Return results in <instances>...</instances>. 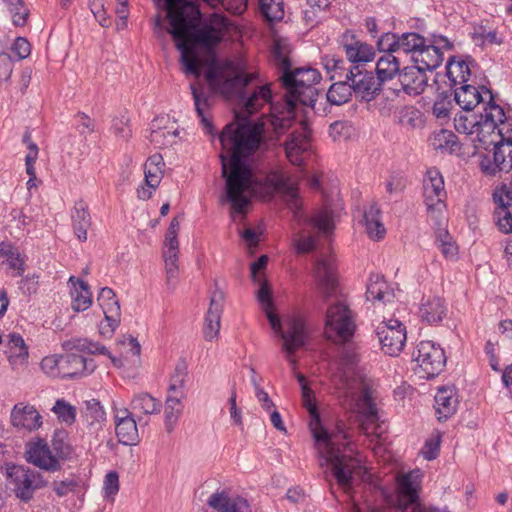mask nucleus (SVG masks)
Here are the masks:
<instances>
[{
    "label": "nucleus",
    "mask_w": 512,
    "mask_h": 512,
    "mask_svg": "<svg viewBox=\"0 0 512 512\" xmlns=\"http://www.w3.org/2000/svg\"><path fill=\"white\" fill-rule=\"evenodd\" d=\"M352 89L349 81H335L327 92V100L333 105L347 103L352 96Z\"/></svg>",
    "instance_id": "obj_47"
},
{
    "label": "nucleus",
    "mask_w": 512,
    "mask_h": 512,
    "mask_svg": "<svg viewBox=\"0 0 512 512\" xmlns=\"http://www.w3.org/2000/svg\"><path fill=\"white\" fill-rule=\"evenodd\" d=\"M72 226L77 238L84 242L87 240V231L91 226V216L88 211V206L84 201L80 200L76 202L72 213Z\"/></svg>",
    "instance_id": "obj_34"
},
{
    "label": "nucleus",
    "mask_w": 512,
    "mask_h": 512,
    "mask_svg": "<svg viewBox=\"0 0 512 512\" xmlns=\"http://www.w3.org/2000/svg\"><path fill=\"white\" fill-rule=\"evenodd\" d=\"M116 436L124 445H135L138 443L139 435L137 424L134 418L115 424Z\"/></svg>",
    "instance_id": "obj_45"
},
{
    "label": "nucleus",
    "mask_w": 512,
    "mask_h": 512,
    "mask_svg": "<svg viewBox=\"0 0 512 512\" xmlns=\"http://www.w3.org/2000/svg\"><path fill=\"white\" fill-rule=\"evenodd\" d=\"M191 92L195 104V110L206 133L211 134L213 131L212 122L205 116L204 111L209 106L208 98L203 91H199L195 84H191Z\"/></svg>",
    "instance_id": "obj_48"
},
{
    "label": "nucleus",
    "mask_w": 512,
    "mask_h": 512,
    "mask_svg": "<svg viewBox=\"0 0 512 512\" xmlns=\"http://www.w3.org/2000/svg\"><path fill=\"white\" fill-rule=\"evenodd\" d=\"M433 145L435 149L454 152L458 148V139L452 131L442 129L435 134Z\"/></svg>",
    "instance_id": "obj_55"
},
{
    "label": "nucleus",
    "mask_w": 512,
    "mask_h": 512,
    "mask_svg": "<svg viewBox=\"0 0 512 512\" xmlns=\"http://www.w3.org/2000/svg\"><path fill=\"white\" fill-rule=\"evenodd\" d=\"M132 409L144 414H154L161 410L162 403L148 393H141L132 400Z\"/></svg>",
    "instance_id": "obj_52"
},
{
    "label": "nucleus",
    "mask_w": 512,
    "mask_h": 512,
    "mask_svg": "<svg viewBox=\"0 0 512 512\" xmlns=\"http://www.w3.org/2000/svg\"><path fill=\"white\" fill-rule=\"evenodd\" d=\"M69 283L73 285V290L71 291L72 309L76 312L87 310L92 305V293L88 284L74 276L69 278Z\"/></svg>",
    "instance_id": "obj_33"
},
{
    "label": "nucleus",
    "mask_w": 512,
    "mask_h": 512,
    "mask_svg": "<svg viewBox=\"0 0 512 512\" xmlns=\"http://www.w3.org/2000/svg\"><path fill=\"white\" fill-rule=\"evenodd\" d=\"M207 505L216 512H243L248 502L242 497L231 499L224 490L216 491L207 500Z\"/></svg>",
    "instance_id": "obj_29"
},
{
    "label": "nucleus",
    "mask_w": 512,
    "mask_h": 512,
    "mask_svg": "<svg viewBox=\"0 0 512 512\" xmlns=\"http://www.w3.org/2000/svg\"><path fill=\"white\" fill-rule=\"evenodd\" d=\"M474 63L475 62L471 57L467 60L458 61H456L455 56L448 59L446 73L455 88L457 85H463L468 82L471 76L470 65H473Z\"/></svg>",
    "instance_id": "obj_32"
},
{
    "label": "nucleus",
    "mask_w": 512,
    "mask_h": 512,
    "mask_svg": "<svg viewBox=\"0 0 512 512\" xmlns=\"http://www.w3.org/2000/svg\"><path fill=\"white\" fill-rule=\"evenodd\" d=\"M310 131L301 123V130L293 131L284 143L287 159L294 165H301L310 149Z\"/></svg>",
    "instance_id": "obj_22"
},
{
    "label": "nucleus",
    "mask_w": 512,
    "mask_h": 512,
    "mask_svg": "<svg viewBox=\"0 0 512 512\" xmlns=\"http://www.w3.org/2000/svg\"><path fill=\"white\" fill-rule=\"evenodd\" d=\"M289 53L288 45L280 41L275 42L272 61L279 70V80L286 92L282 103H271L268 122L278 135L291 127L298 103L308 105L313 101L314 85L321 79L320 73L314 68L293 69Z\"/></svg>",
    "instance_id": "obj_3"
},
{
    "label": "nucleus",
    "mask_w": 512,
    "mask_h": 512,
    "mask_svg": "<svg viewBox=\"0 0 512 512\" xmlns=\"http://www.w3.org/2000/svg\"><path fill=\"white\" fill-rule=\"evenodd\" d=\"M447 315L445 300L440 296L423 297L419 306V316L422 321L434 325L442 322Z\"/></svg>",
    "instance_id": "obj_28"
},
{
    "label": "nucleus",
    "mask_w": 512,
    "mask_h": 512,
    "mask_svg": "<svg viewBox=\"0 0 512 512\" xmlns=\"http://www.w3.org/2000/svg\"><path fill=\"white\" fill-rule=\"evenodd\" d=\"M394 297L393 292L389 289L384 277L379 274H372L369 278L366 290V299L368 301L390 302Z\"/></svg>",
    "instance_id": "obj_36"
},
{
    "label": "nucleus",
    "mask_w": 512,
    "mask_h": 512,
    "mask_svg": "<svg viewBox=\"0 0 512 512\" xmlns=\"http://www.w3.org/2000/svg\"><path fill=\"white\" fill-rule=\"evenodd\" d=\"M441 443V435L439 432L426 440L421 451L424 459L431 461L438 457Z\"/></svg>",
    "instance_id": "obj_61"
},
{
    "label": "nucleus",
    "mask_w": 512,
    "mask_h": 512,
    "mask_svg": "<svg viewBox=\"0 0 512 512\" xmlns=\"http://www.w3.org/2000/svg\"><path fill=\"white\" fill-rule=\"evenodd\" d=\"M399 51L412 53V56L428 42V39L416 32H406L398 35Z\"/></svg>",
    "instance_id": "obj_50"
},
{
    "label": "nucleus",
    "mask_w": 512,
    "mask_h": 512,
    "mask_svg": "<svg viewBox=\"0 0 512 512\" xmlns=\"http://www.w3.org/2000/svg\"><path fill=\"white\" fill-rule=\"evenodd\" d=\"M492 156L480 155L479 166L483 174L494 177L500 172L508 173L512 170V139L500 145Z\"/></svg>",
    "instance_id": "obj_17"
},
{
    "label": "nucleus",
    "mask_w": 512,
    "mask_h": 512,
    "mask_svg": "<svg viewBox=\"0 0 512 512\" xmlns=\"http://www.w3.org/2000/svg\"><path fill=\"white\" fill-rule=\"evenodd\" d=\"M309 339V333L305 321L300 316H292L286 324V332L282 334V349L286 359L295 368L296 360L293 354L306 345Z\"/></svg>",
    "instance_id": "obj_14"
},
{
    "label": "nucleus",
    "mask_w": 512,
    "mask_h": 512,
    "mask_svg": "<svg viewBox=\"0 0 512 512\" xmlns=\"http://www.w3.org/2000/svg\"><path fill=\"white\" fill-rule=\"evenodd\" d=\"M414 64L419 66L425 72L437 69L444 61L443 52L437 50V46L425 43L423 47L412 56Z\"/></svg>",
    "instance_id": "obj_31"
},
{
    "label": "nucleus",
    "mask_w": 512,
    "mask_h": 512,
    "mask_svg": "<svg viewBox=\"0 0 512 512\" xmlns=\"http://www.w3.org/2000/svg\"><path fill=\"white\" fill-rule=\"evenodd\" d=\"M8 360L13 368L24 365L27 362L29 352L23 337L17 333H11L8 341Z\"/></svg>",
    "instance_id": "obj_38"
},
{
    "label": "nucleus",
    "mask_w": 512,
    "mask_h": 512,
    "mask_svg": "<svg viewBox=\"0 0 512 512\" xmlns=\"http://www.w3.org/2000/svg\"><path fill=\"white\" fill-rule=\"evenodd\" d=\"M423 196L427 211L435 221H438L445 209L446 191L444 179L436 168L427 170L423 179Z\"/></svg>",
    "instance_id": "obj_10"
},
{
    "label": "nucleus",
    "mask_w": 512,
    "mask_h": 512,
    "mask_svg": "<svg viewBox=\"0 0 512 512\" xmlns=\"http://www.w3.org/2000/svg\"><path fill=\"white\" fill-rule=\"evenodd\" d=\"M60 364V378L82 377L92 373L96 367L93 359L68 352L61 355Z\"/></svg>",
    "instance_id": "obj_23"
},
{
    "label": "nucleus",
    "mask_w": 512,
    "mask_h": 512,
    "mask_svg": "<svg viewBox=\"0 0 512 512\" xmlns=\"http://www.w3.org/2000/svg\"><path fill=\"white\" fill-rule=\"evenodd\" d=\"M223 293L215 291L210 298V305L205 317L204 338L211 341L216 338L220 330V320L222 314Z\"/></svg>",
    "instance_id": "obj_27"
},
{
    "label": "nucleus",
    "mask_w": 512,
    "mask_h": 512,
    "mask_svg": "<svg viewBox=\"0 0 512 512\" xmlns=\"http://www.w3.org/2000/svg\"><path fill=\"white\" fill-rule=\"evenodd\" d=\"M321 63L329 76L334 81H349L350 71L353 72L355 65L350 64L337 56L325 55L321 58Z\"/></svg>",
    "instance_id": "obj_30"
},
{
    "label": "nucleus",
    "mask_w": 512,
    "mask_h": 512,
    "mask_svg": "<svg viewBox=\"0 0 512 512\" xmlns=\"http://www.w3.org/2000/svg\"><path fill=\"white\" fill-rule=\"evenodd\" d=\"M78 485L77 480L68 478L62 481H54L52 483V489L58 497H64L71 492H75Z\"/></svg>",
    "instance_id": "obj_63"
},
{
    "label": "nucleus",
    "mask_w": 512,
    "mask_h": 512,
    "mask_svg": "<svg viewBox=\"0 0 512 512\" xmlns=\"http://www.w3.org/2000/svg\"><path fill=\"white\" fill-rule=\"evenodd\" d=\"M67 439V433L64 430H57L55 431L53 438H52V448L55 452V455L57 459L60 461V459H67L71 452V446L66 442Z\"/></svg>",
    "instance_id": "obj_54"
},
{
    "label": "nucleus",
    "mask_w": 512,
    "mask_h": 512,
    "mask_svg": "<svg viewBox=\"0 0 512 512\" xmlns=\"http://www.w3.org/2000/svg\"><path fill=\"white\" fill-rule=\"evenodd\" d=\"M363 218L369 237L374 240L382 239L386 233V229L380 220L379 207L376 204H371L370 207L365 210Z\"/></svg>",
    "instance_id": "obj_40"
},
{
    "label": "nucleus",
    "mask_w": 512,
    "mask_h": 512,
    "mask_svg": "<svg viewBox=\"0 0 512 512\" xmlns=\"http://www.w3.org/2000/svg\"><path fill=\"white\" fill-rule=\"evenodd\" d=\"M495 204L493 219L498 229L509 234L512 232V182L497 187L492 194Z\"/></svg>",
    "instance_id": "obj_15"
},
{
    "label": "nucleus",
    "mask_w": 512,
    "mask_h": 512,
    "mask_svg": "<svg viewBox=\"0 0 512 512\" xmlns=\"http://www.w3.org/2000/svg\"><path fill=\"white\" fill-rule=\"evenodd\" d=\"M1 470L7 487L24 503L30 502L35 492L47 485V481L40 472L27 466L9 462L5 463Z\"/></svg>",
    "instance_id": "obj_6"
},
{
    "label": "nucleus",
    "mask_w": 512,
    "mask_h": 512,
    "mask_svg": "<svg viewBox=\"0 0 512 512\" xmlns=\"http://www.w3.org/2000/svg\"><path fill=\"white\" fill-rule=\"evenodd\" d=\"M61 355H50L42 359L40 366L45 374L50 377H60Z\"/></svg>",
    "instance_id": "obj_62"
},
{
    "label": "nucleus",
    "mask_w": 512,
    "mask_h": 512,
    "mask_svg": "<svg viewBox=\"0 0 512 512\" xmlns=\"http://www.w3.org/2000/svg\"><path fill=\"white\" fill-rule=\"evenodd\" d=\"M307 224L323 236H328L334 229L332 215L327 210H322L309 218Z\"/></svg>",
    "instance_id": "obj_51"
},
{
    "label": "nucleus",
    "mask_w": 512,
    "mask_h": 512,
    "mask_svg": "<svg viewBox=\"0 0 512 512\" xmlns=\"http://www.w3.org/2000/svg\"><path fill=\"white\" fill-rule=\"evenodd\" d=\"M457 399L451 389L441 387L435 395V410L438 420H446L456 412Z\"/></svg>",
    "instance_id": "obj_37"
},
{
    "label": "nucleus",
    "mask_w": 512,
    "mask_h": 512,
    "mask_svg": "<svg viewBox=\"0 0 512 512\" xmlns=\"http://www.w3.org/2000/svg\"><path fill=\"white\" fill-rule=\"evenodd\" d=\"M8 9L13 14V23L16 26H23L26 23L28 12L22 6V0H4Z\"/></svg>",
    "instance_id": "obj_58"
},
{
    "label": "nucleus",
    "mask_w": 512,
    "mask_h": 512,
    "mask_svg": "<svg viewBox=\"0 0 512 512\" xmlns=\"http://www.w3.org/2000/svg\"><path fill=\"white\" fill-rule=\"evenodd\" d=\"M413 360L417 362V373L420 378L431 379L438 376L446 365L443 348L433 341H421L413 352Z\"/></svg>",
    "instance_id": "obj_9"
},
{
    "label": "nucleus",
    "mask_w": 512,
    "mask_h": 512,
    "mask_svg": "<svg viewBox=\"0 0 512 512\" xmlns=\"http://www.w3.org/2000/svg\"><path fill=\"white\" fill-rule=\"evenodd\" d=\"M253 77V74L236 71L231 61H213L205 73V78L212 88L226 95L241 92Z\"/></svg>",
    "instance_id": "obj_7"
},
{
    "label": "nucleus",
    "mask_w": 512,
    "mask_h": 512,
    "mask_svg": "<svg viewBox=\"0 0 512 512\" xmlns=\"http://www.w3.org/2000/svg\"><path fill=\"white\" fill-rule=\"evenodd\" d=\"M382 350L389 356H398L404 348L407 335L406 328L397 319L381 322L376 329Z\"/></svg>",
    "instance_id": "obj_12"
},
{
    "label": "nucleus",
    "mask_w": 512,
    "mask_h": 512,
    "mask_svg": "<svg viewBox=\"0 0 512 512\" xmlns=\"http://www.w3.org/2000/svg\"><path fill=\"white\" fill-rule=\"evenodd\" d=\"M272 92L270 85H262L257 87L244 102V110L248 115L256 113L265 104L271 103Z\"/></svg>",
    "instance_id": "obj_41"
},
{
    "label": "nucleus",
    "mask_w": 512,
    "mask_h": 512,
    "mask_svg": "<svg viewBox=\"0 0 512 512\" xmlns=\"http://www.w3.org/2000/svg\"><path fill=\"white\" fill-rule=\"evenodd\" d=\"M400 70L399 59L392 53H384L377 60L376 74L381 85L384 82L393 79L395 75H399Z\"/></svg>",
    "instance_id": "obj_39"
},
{
    "label": "nucleus",
    "mask_w": 512,
    "mask_h": 512,
    "mask_svg": "<svg viewBox=\"0 0 512 512\" xmlns=\"http://www.w3.org/2000/svg\"><path fill=\"white\" fill-rule=\"evenodd\" d=\"M182 399L177 395L168 394L165 402V428L168 433H171L182 413Z\"/></svg>",
    "instance_id": "obj_44"
},
{
    "label": "nucleus",
    "mask_w": 512,
    "mask_h": 512,
    "mask_svg": "<svg viewBox=\"0 0 512 512\" xmlns=\"http://www.w3.org/2000/svg\"><path fill=\"white\" fill-rule=\"evenodd\" d=\"M379 417L375 403L368 390L363 392L359 403L357 421L360 431L366 436H380L382 427L378 423Z\"/></svg>",
    "instance_id": "obj_21"
},
{
    "label": "nucleus",
    "mask_w": 512,
    "mask_h": 512,
    "mask_svg": "<svg viewBox=\"0 0 512 512\" xmlns=\"http://www.w3.org/2000/svg\"><path fill=\"white\" fill-rule=\"evenodd\" d=\"M422 473L420 469H414L407 473H398L396 476V506L403 512H414V505H422L419 502Z\"/></svg>",
    "instance_id": "obj_11"
},
{
    "label": "nucleus",
    "mask_w": 512,
    "mask_h": 512,
    "mask_svg": "<svg viewBox=\"0 0 512 512\" xmlns=\"http://www.w3.org/2000/svg\"><path fill=\"white\" fill-rule=\"evenodd\" d=\"M259 11L269 22L280 21L284 18V0H258Z\"/></svg>",
    "instance_id": "obj_49"
},
{
    "label": "nucleus",
    "mask_w": 512,
    "mask_h": 512,
    "mask_svg": "<svg viewBox=\"0 0 512 512\" xmlns=\"http://www.w3.org/2000/svg\"><path fill=\"white\" fill-rule=\"evenodd\" d=\"M301 391L303 405L311 418L309 427L315 440V448L318 456L323 460L321 465L331 464L338 484L348 488L352 481V474L360 463V460L354 456L356 450L348 428L344 422L338 421L332 429H326L321 424L312 389L303 386Z\"/></svg>",
    "instance_id": "obj_4"
},
{
    "label": "nucleus",
    "mask_w": 512,
    "mask_h": 512,
    "mask_svg": "<svg viewBox=\"0 0 512 512\" xmlns=\"http://www.w3.org/2000/svg\"><path fill=\"white\" fill-rule=\"evenodd\" d=\"M483 93L489 96L484 112L480 115L475 129L477 148L488 150L493 146V153H496L500 145L506 144L509 138L504 137V126L506 115L504 109L495 103L491 90L482 87Z\"/></svg>",
    "instance_id": "obj_5"
},
{
    "label": "nucleus",
    "mask_w": 512,
    "mask_h": 512,
    "mask_svg": "<svg viewBox=\"0 0 512 512\" xmlns=\"http://www.w3.org/2000/svg\"><path fill=\"white\" fill-rule=\"evenodd\" d=\"M84 418L86 423L94 427L95 430L101 428L102 424L106 421V413L98 400L91 399L86 401Z\"/></svg>",
    "instance_id": "obj_46"
},
{
    "label": "nucleus",
    "mask_w": 512,
    "mask_h": 512,
    "mask_svg": "<svg viewBox=\"0 0 512 512\" xmlns=\"http://www.w3.org/2000/svg\"><path fill=\"white\" fill-rule=\"evenodd\" d=\"M11 424L18 430L31 432L42 425V417L33 405L17 403L11 410Z\"/></svg>",
    "instance_id": "obj_24"
},
{
    "label": "nucleus",
    "mask_w": 512,
    "mask_h": 512,
    "mask_svg": "<svg viewBox=\"0 0 512 512\" xmlns=\"http://www.w3.org/2000/svg\"><path fill=\"white\" fill-rule=\"evenodd\" d=\"M355 331V316L349 305L343 300L331 303L326 310V337L334 342H349Z\"/></svg>",
    "instance_id": "obj_8"
},
{
    "label": "nucleus",
    "mask_w": 512,
    "mask_h": 512,
    "mask_svg": "<svg viewBox=\"0 0 512 512\" xmlns=\"http://www.w3.org/2000/svg\"><path fill=\"white\" fill-rule=\"evenodd\" d=\"M398 77L402 89L409 95L421 94L428 81L426 72L416 64L401 69Z\"/></svg>",
    "instance_id": "obj_26"
},
{
    "label": "nucleus",
    "mask_w": 512,
    "mask_h": 512,
    "mask_svg": "<svg viewBox=\"0 0 512 512\" xmlns=\"http://www.w3.org/2000/svg\"><path fill=\"white\" fill-rule=\"evenodd\" d=\"M97 301L102 308L104 315H109L110 320L114 323L117 317L121 316L120 305L116 299L114 291L109 287H104L100 290Z\"/></svg>",
    "instance_id": "obj_43"
},
{
    "label": "nucleus",
    "mask_w": 512,
    "mask_h": 512,
    "mask_svg": "<svg viewBox=\"0 0 512 512\" xmlns=\"http://www.w3.org/2000/svg\"><path fill=\"white\" fill-rule=\"evenodd\" d=\"M187 376V367L185 363H179L175 367L174 374L171 376L168 388V394L177 395L185 398V379Z\"/></svg>",
    "instance_id": "obj_53"
},
{
    "label": "nucleus",
    "mask_w": 512,
    "mask_h": 512,
    "mask_svg": "<svg viewBox=\"0 0 512 512\" xmlns=\"http://www.w3.org/2000/svg\"><path fill=\"white\" fill-rule=\"evenodd\" d=\"M314 277L318 290L325 299L335 295L338 279L332 256H322L317 259L314 267Z\"/></svg>",
    "instance_id": "obj_20"
},
{
    "label": "nucleus",
    "mask_w": 512,
    "mask_h": 512,
    "mask_svg": "<svg viewBox=\"0 0 512 512\" xmlns=\"http://www.w3.org/2000/svg\"><path fill=\"white\" fill-rule=\"evenodd\" d=\"M454 99L465 111L473 110L480 102H484L482 92L470 84H463L454 88Z\"/></svg>",
    "instance_id": "obj_35"
},
{
    "label": "nucleus",
    "mask_w": 512,
    "mask_h": 512,
    "mask_svg": "<svg viewBox=\"0 0 512 512\" xmlns=\"http://www.w3.org/2000/svg\"><path fill=\"white\" fill-rule=\"evenodd\" d=\"M104 495L113 498L119 491V476L117 472L110 471L106 474L103 485Z\"/></svg>",
    "instance_id": "obj_64"
},
{
    "label": "nucleus",
    "mask_w": 512,
    "mask_h": 512,
    "mask_svg": "<svg viewBox=\"0 0 512 512\" xmlns=\"http://www.w3.org/2000/svg\"><path fill=\"white\" fill-rule=\"evenodd\" d=\"M266 193L272 196L279 192L290 210L297 213L301 209V201L297 188L289 182V178L281 169L271 170L264 178Z\"/></svg>",
    "instance_id": "obj_13"
},
{
    "label": "nucleus",
    "mask_w": 512,
    "mask_h": 512,
    "mask_svg": "<svg viewBox=\"0 0 512 512\" xmlns=\"http://www.w3.org/2000/svg\"><path fill=\"white\" fill-rule=\"evenodd\" d=\"M353 68L354 70L353 72L350 71L349 77L352 91L367 102L375 99L382 89L379 79L374 76L372 71H367L362 66Z\"/></svg>",
    "instance_id": "obj_16"
},
{
    "label": "nucleus",
    "mask_w": 512,
    "mask_h": 512,
    "mask_svg": "<svg viewBox=\"0 0 512 512\" xmlns=\"http://www.w3.org/2000/svg\"><path fill=\"white\" fill-rule=\"evenodd\" d=\"M167 276V285L174 288L176 279L178 277V255L165 254L163 255Z\"/></svg>",
    "instance_id": "obj_59"
},
{
    "label": "nucleus",
    "mask_w": 512,
    "mask_h": 512,
    "mask_svg": "<svg viewBox=\"0 0 512 512\" xmlns=\"http://www.w3.org/2000/svg\"><path fill=\"white\" fill-rule=\"evenodd\" d=\"M377 47L384 53L394 54L399 51L398 34L391 32L383 33L377 41Z\"/></svg>",
    "instance_id": "obj_57"
},
{
    "label": "nucleus",
    "mask_w": 512,
    "mask_h": 512,
    "mask_svg": "<svg viewBox=\"0 0 512 512\" xmlns=\"http://www.w3.org/2000/svg\"><path fill=\"white\" fill-rule=\"evenodd\" d=\"M343 346L340 358V366L343 371H339L332 376V382L339 390L349 391L351 389V380L353 375V369L360 360L358 348L355 344L349 342H343Z\"/></svg>",
    "instance_id": "obj_19"
},
{
    "label": "nucleus",
    "mask_w": 512,
    "mask_h": 512,
    "mask_svg": "<svg viewBox=\"0 0 512 512\" xmlns=\"http://www.w3.org/2000/svg\"><path fill=\"white\" fill-rule=\"evenodd\" d=\"M52 410L57 414L59 419L67 424H72L75 421V408L64 400H57Z\"/></svg>",
    "instance_id": "obj_60"
},
{
    "label": "nucleus",
    "mask_w": 512,
    "mask_h": 512,
    "mask_svg": "<svg viewBox=\"0 0 512 512\" xmlns=\"http://www.w3.org/2000/svg\"><path fill=\"white\" fill-rule=\"evenodd\" d=\"M265 123L245 120L235 126L227 124L219 135L225 153L220 154L222 177L225 179L221 203H229L231 214L246 215L257 181L249 158L258 149Z\"/></svg>",
    "instance_id": "obj_1"
},
{
    "label": "nucleus",
    "mask_w": 512,
    "mask_h": 512,
    "mask_svg": "<svg viewBox=\"0 0 512 512\" xmlns=\"http://www.w3.org/2000/svg\"><path fill=\"white\" fill-rule=\"evenodd\" d=\"M25 456L27 462L48 472H55L61 469V463L52 453L44 439L37 438L26 444Z\"/></svg>",
    "instance_id": "obj_18"
},
{
    "label": "nucleus",
    "mask_w": 512,
    "mask_h": 512,
    "mask_svg": "<svg viewBox=\"0 0 512 512\" xmlns=\"http://www.w3.org/2000/svg\"><path fill=\"white\" fill-rule=\"evenodd\" d=\"M343 49L345 51L346 60L355 66H362L371 62L375 57L374 48L360 40H357L354 35L343 36Z\"/></svg>",
    "instance_id": "obj_25"
},
{
    "label": "nucleus",
    "mask_w": 512,
    "mask_h": 512,
    "mask_svg": "<svg viewBox=\"0 0 512 512\" xmlns=\"http://www.w3.org/2000/svg\"><path fill=\"white\" fill-rule=\"evenodd\" d=\"M478 120L475 116L457 114L454 118V127L462 134H474Z\"/></svg>",
    "instance_id": "obj_56"
},
{
    "label": "nucleus",
    "mask_w": 512,
    "mask_h": 512,
    "mask_svg": "<svg viewBox=\"0 0 512 512\" xmlns=\"http://www.w3.org/2000/svg\"><path fill=\"white\" fill-rule=\"evenodd\" d=\"M167 19L170 25L167 32L181 54L180 61L184 71L198 76L199 57L195 49L213 52L228 27L227 18L222 14L212 13L203 19L197 4H184L178 9H168Z\"/></svg>",
    "instance_id": "obj_2"
},
{
    "label": "nucleus",
    "mask_w": 512,
    "mask_h": 512,
    "mask_svg": "<svg viewBox=\"0 0 512 512\" xmlns=\"http://www.w3.org/2000/svg\"><path fill=\"white\" fill-rule=\"evenodd\" d=\"M63 349L68 353L88 352L90 354L109 355L108 349L99 343L92 342L86 338H72L62 344Z\"/></svg>",
    "instance_id": "obj_42"
}]
</instances>
